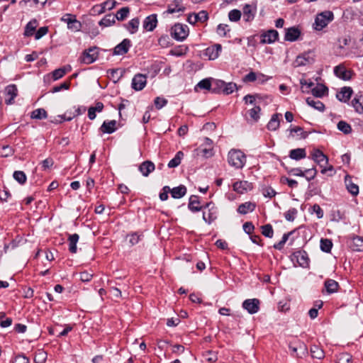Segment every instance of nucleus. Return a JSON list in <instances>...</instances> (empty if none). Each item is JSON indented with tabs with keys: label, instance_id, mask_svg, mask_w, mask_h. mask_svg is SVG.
Masks as SVG:
<instances>
[{
	"label": "nucleus",
	"instance_id": "nucleus-23",
	"mask_svg": "<svg viewBox=\"0 0 363 363\" xmlns=\"http://www.w3.org/2000/svg\"><path fill=\"white\" fill-rule=\"evenodd\" d=\"M345 184L347 191L352 195L357 196L359 194V186L352 181V178L349 175L345 177Z\"/></svg>",
	"mask_w": 363,
	"mask_h": 363
},
{
	"label": "nucleus",
	"instance_id": "nucleus-43",
	"mask_svg": "<svg viewBox=\"0 0 363 363\" xmlns=\"http://www.w3.org/2000/svg\"><path fill=\"white\" fill-rule=\"evenodd\" d=\"M223 85H225L224 81L213 79L211 92L214 94L223 93Z\"/></svg>",
	"mask_w": 363,
	"mask_h": 363
},
{
	"label": "nucleus",
	"instance_id": "nucleus-41",
	"mask_svg": "<svg viewBox=\"0 0 363 363\" xmlns=\"http://www.w3.org/2000/svg\"><path fill=\"white\" fill-rule=\"evenodd\" d=\"M47 111L43 108L35 109L30 114V118L33 119L42 120L47 118Z\"/></svg>",
	"mask_w": 363,
	"mask_h": 363
},
{
	"label": "nucleus",
	"instance_id": "nucleus-21",
	"mask_svg": "<svg viewBox=\"0 0 363 363\" xmlns=\"http://www.w3.org/2000/svg\"><path fill=\"white\" fill-rule=\"evenodd\" d=\"M200 201L199 196L196 195H191L189 199L188 208L191 212H199L203 209V205L199 206Z\"/></svg>",
	"mask_w": 363,
	"mask_h": 363
},
{
	"label": "nucleus",
	"instance_id": "nucleus-17",
	"mask_svg": "<svg viewBox=\"0 0 363 363\" xmlns=\"http://www.w3.org/2000/svg\"><path fill=\"white\" fill-rule=\"evenodd\" d=\"M5 94L9 97L6 99L5 103L6 104H12L14 99L18 94V89L15 84H9L5 88Z\"/></svg>",
	"mask_w": 363,
	"mask_h": 363
},
{
	"label": "nucleus",
	"instance_id": "nucleus-15",
	"mask_svg": "<svg viewBox=\"0 0 363 363\" xmlns=\"http://www.w3.org/2000/svg\"><path fill=\"white\" fill-rule=\"evenodd\" d=\"M293 257L296 259L299 266L306 268L309 266V258L306 251H297L293 254Z\"/></svg>",
	"mask_w": 363,
	"mask_h": 363
},
{
	"label": "nucleus",
	"instance_id": "nucleus-7",
	"mask_svg": "<svg viewBox=\"0 0 363 363\" xmlns=\"http://www.w3.org/2000/svg\"><path fill=\"white\" fill-rule=\"evenodd\" d=\"M314 62V55L313 51H307L298 55L294 61L296 67L305 66L312 64Z\"/></svg>",
	"mask_w": 363,
	"mask_h": 363
},
{
	"label": "nucleus",
	"instance_id": "nucleus-3",
	"mask_svg": "<svg viewBox=\"0 0 363 363\" xmlns=\"http://www.w3.org/2000/svg\"><path fill=\"white\" fill-rule=\"evenodd\" d=\"M189 27L182 23H175L170 29V35L177 41H183L189 35Z\"/></svg>",
	"mask_w": 363,
	"mask_h": 363
},
{
	"label": "nucleus",
	"instance_id": "nucleus-12",
	"mask_svg": "<svg viewBox=\"0 0 363 363\" xmlns=\"http://www.w3.org/2000/svg\"><path fill=\"white\" fill-rule=\"evenodd\" d=\"M301 34V30L296 26L285 28L284 40L286 41L294 42L298 40Z\"/></svg>",
	"mask_w": 363,
	"mask_h": 363
},
{
	"label": "nucleus",
	"instance_id": "nucleus-5",
	"mask_svg": "<svg viewBox=\"0 0 363 363\" xmlns=\"http://www.w3.org/2000/svg\"><path fill=\"white\" fill-rule=\"evenodd\" d=\"M98 50L99 48L97 47H92L89 48L88 50H85L80 57L81 62L86 65L94 62L98 58Z\"/></svg>",
	"mask_w": 363,
	"mask_h": 363
},
{
	"label": "nucleus",
	"instance_id": "nucleus-4",
	"mask_svg": "<svg viewBox=\"0 0 363 363\" xmlns=\"http://www.w3.org/2000/svg\"><path fill=\"white\" fill-rule=\"evenodd\" d=\"M333 18V13L330 11H325L318 14L315 19L314 28L316 30H321L326 27Z\"/></svg>",
	"mask_w": 363,
	"mask_h": 363
},
{
	"label": "nucleus",
	"instance_id": "nucleus-36",
	"mask_svg": "<svg viewBox=\"0 0 363 363\" xmlns=\"http://www.w3.org/2000/svg\"><path fill=\"white\" fill-rule=\"evenodd\" d=\"M249 186L250 185L247 181L236 182L233 185V190L238 194H244Z\"/></svg>",
	"mask_w": 363,
	"mask_h": 363
},
{
	"label": "nucleus",
	"instance_id": "nucleus-10",
	"mask_svg": "<svg viewBox=\"0 0 363 363\" xmlns=\"http://www.w3.org/2000/svg\"><path fill=\"white\" fill-rule=\"evenodd\" d=\"M131 46L130 40L125 38L113 48L112 55H123L128 52Z\"/></svg>",
	"mask_w": 363,
	"mask_h": 363
},
{
	"label": "nucleus",
	"instance_id": "nucleus-40",
	"mask_svg": "<svg viewBox=\"0 0 363 363\" xmlns=\"http://www.w3.org/2000/svg\"><path fill=\"white\" fill-rule=\"evenodd\" d=\"M116 22V17L113 14L109 13L106 15L99 22L101 26L108 27L112 26Z\"/></svg>",
	"mask_w": 363,
	"mask_h": 363
},
{
	"label": "nucleus",
	"instance_id": "nucleus-30",
	"mask_svg": "<svg viewBox=\"0 0 363 363\" xmlns=\"http://www.w3.org/2000/svg\"><path fill=\"white\" fill-rule=\"evenodd\" d=\"M212 78H206L201 80L195 86L194 89L198 91V89H204L211 91L212 90Z\"/></svg>",
	"mask_w": 363,
	"mask_h": 363
},
{
	"label": "nucleus",
	"instance_id": "nucleus-48",
	"mask_svg": "<svg viewBox=\"0 0 363 363\" xmlns=\"http://www.w3.org/2000/svg\"><path fill=\"white\" fill-rule=\"evenodd\" d=\"M311 352L313 358L321 359L324 357L323 350L319 348L317 345H313L311 347Z\"/></svg>",
	"mask_w": 363,
	"mask_h": 363
},
{
	"label": "nucleus",
	"instance_id": "nucleus-44",
	"mask_svg": "<svg viewBox=\"0 0 363 363\" xmlns=\"http://www.w3.org/2000/svg\"><path fill=\"white\" fill-rule=\"evenodd\" d=\"M337 128L340 131L342 132L345 135L351 133L352 130L350 124H349L345 121H339L337 123Z\"/></svg>",
	"mask_w": 363,
	"mask_h": 363
},
{
	"label": "nucleus",
	"instance_id": "nucleus-26",
	"mask_svg": "<svg viewBox=\"0 0 363 363\" xmlns=\"http://www.w3.org/2000/svg\"><path fill=\"white\" fill-rule=\"evenodd\" d=\"M352 106L357 113H363V95L361 94H356L352 101Z\"/></svg>",
	"mask_w": 363,
	"mask_h": 363
},
{
	"label": "nucleus",
	"instance_id": "nucleus-37",
	"mask_svg": "<svg viewBox=\"0 0 363 363\" xmlns=\"http://www.w3.org/2000/svg\"><path fill=\"white\" fill-rule=\"evenodd\" d=\"M306 101L307 104L313 107L314 109L318 110L320 112L324 111L325 105L320 101L315 100L313 98L311 97H308Z\"/></svg>",
	"mask_w": 363,
	"mask_h": 363
},
{
	"label": "nucleus",
	"instance_id": "nucleus-62",
	"mask_svg": "<svg viewBox=\"0 0 363 363\" xmlns=\"http://www.w3.org/2000/svg\"><path fill=\"white\" fill-rule=\"evenodd\" d=\"M48 32V28L47 26L40 27L34 34L35 39L39 40L45 35H46Z\"/></svg>",
	"mask_w": 363,
	"mask_h": 363
},
{
	"label": "nucleus",
	"instance_id": "nucleus-42",
	"mask_svg": "<svg viewBox=\"0 0 363 363\" xmlns=\"http://www.w3.org/2000/svg\"><path fill=\"white\" fill-rule=\"evenodd\" d=\"M46 2L47 0H21L19 1V5L21 7L25 6L27 4H28L30 7L38 6L39 5L43 7Z\"/></svg>",
	"mask_w": 363,
	"mask_h": 363
},
{
	"label": "nucleus",
	"instance_id": "nucleus-38",
	"mask_svg": "<svg viewBox=\"0 0 363 363\" xmlns=\"http://www.w3.org/2000/svg\"><path fill=\"white\" fill-rule=\"evenodd\" d=\"M140 20L138 18H134L131 19L127 24H125L124 26L129 31L130 33L134 34L135 33L139 27Z\"/></svg>",
	"mask_w": 363,
	"mask_h": 363
},
{
	"label": "nucleus",
	"instance_id": "nucleus-16",
	"mask_svg": "<svg viewBox=\"0 0 363 363\" xmlns=\"http://www.w3.org/2000/svg\"><path fill=\"white\" fill-rule=\"evenodd\" d=\"M117 121L115 120L104 121L99 131L103 133L111 134L117 130Z\"/></svg>",
	"mask_w": 363,
	"mask_h": 363
},
{
	"label": "nucleus",
	"instance_id": "nucleus-35",
	"mask_svg": "<svg viewBox=\"0 0 363 363\" xmlns=\"http://www.w3.org/2000/svg\"><path fill=\"white\" fill-rule=\"evenodd\" d=\"M79 239V236L77 233H74L69 235V251L72 254L77 252V243L78 242Z\"/></svg>",
	"mask_w": 363,
	"mask_h": 363
},
{
	"label": "nucleus",
	"instance_id": "nucleus-22",
	"mask_svg": "<svg viewBox=\"0 0 363 363\" xmlns=\"http://www.w3.org/2000/svg\"><path fill=\"white\" fill-rule=\"evenodd\" d=\"M183 0H173L172 4L168 6L167 13H174L176 12H184L186 7L182 4Z\"/></svg>",
	"mask_w": 363,
	"mask_h": 363
},
{
	"label": "nucleus",
	"instance_id": "nucleus-53",
	"mask_svg": "<svg viewBox=\"0 0 363 363\" xmlns=\"http://www.w3.org/2000/svg\"><path fill=\"white\" fill-rule=\"evenodd\" d=\"M223 86H224V87L223 89V93L225 94H232L235 89L237 90L238 89L237 84L233 82H229V83L225 82V85H223Z\"/></svg>",
	"mask_w": 363,
	"mask_h": 363
},
{
	"label": "nucleus",
	"instance_id": "nucleus-50",
	"mask_svg": "<svg viewBox=\"0 0 363 363\" xmlns=\"http://www.w3.org/2000/svg\"><path fill=\"white\" fill-rule=\"evenodd\" d=\"M129 12L130 9L128 7H123L117 11L114 16L118 21H123L128 16Z\"/></svg>",
	"mask_w": 363,
	"mask_h": 363
},
{
	"label": "nucleus",
	"instance_id": "nucleus-39",
	"mask_svg": "<svg viewBox=\"0 0 363 363\" xmlns=\"http://www.w3.org/2000/svg\"><path fill=\"white\" fill-rule=\"evenodd\" d=\"M184 157V152L182 151H178L174 157L173 159H172L167 166L169 168H174V167H178L181 162H182V160Z\"/></svg>",
	"mask_w": 363,
	"mask_h": 363
},
{
	"label": "nucleus",
	"instance_id": "nucleus-19",
	"mask_svg": "<svg viewBox=\"0 0 363 363\" xmlns=\"http://www.w3.org/2000/svg\"><path fill=\"white\" fill-rule=\"evenodd\" d=\"M353 93L352 89L350 86H344L341 90L336 94V98L342 102H347L352 96Z\"/></svg>",
	"mask_w": 363,
	"mask_h": 363
},
{
	"label": "nucleus",
	"instance_id": "nucleus-33",
	"mask_svg": "<svg viewBox=\"0 0 363 363\" xmlns=\"http://www.w3.org/2000/svg\"><path fill=\"white\" fill-rule=\"evenodd\" d=\"M289 157L294 160H299L306 157V150L304 148L293 149L289 152Z\"/></svg>",
	"mask_w": 363,
	"mask_h": 363
},
{
	"label": "nucleus",
	"instance_id": "nucleus-56",
	"mask_svg": "<svg viewBox=\"0 0 363 363\" xmlns=\"http://www.w3.org/2000/svg\"><path fill=\"white\" fill-rule=\"evenodd\" d=\"M241 12L238 9L231 10L228 13V18L230 21L237 22L240 19Z\"/></svg>",
	"mask_w": 363,
	"mask_h": 363
},
{
	"label": "nucleus",
	"instance_id": "nucleus-9",
	"mask_svg": "<svg viewBox=\"0 0 363 363\" xmlns=\"http://www.w3.org/2000/svg\"><path fill=\"white\" fill-rule=\"evenodd\" d=\"M208 19V13L206 11L202 10L199 13H190L187 17V21L191 25H195L197 22L204 23Z\"/></svg>",
	"mask_w": 363,
	"mask_h": 363
},
{
	"label": "nucleus",
	"instance_id": "nucleus-32",
	"mask_svg": "<svg viewBox=\"0 0 363 363\" xmlns=\"http://www.w3.org/2000/svg\"><path fill=\"white\" fill-rule=\"evenodd\" d=\"M70 70L71 67L69 65L55 69L52 72V77L53 80L56 81L60 79V78L63 77Z\"/></svg>",
	"mask_w": 363,
	"mask_h": 363
},
{
	"label": "nucleus",
	"instance_id": "nucleus-55",
	"mask_svg": "<svg viewBox=\"0 0 363 363\" xmlns=\"http://www.w3.org/2000/svg\"><path fill=\"white\" fill-rule=\"evenodd\" d=\"M230 29L229 28L228 25L220 23L217 26V33L220 36L225 37L227 35L228 32H230Z\"/></svg>",
	"mask_w": 363,
	"mask_h": 363
},
{
	"label": "nucleus",
	"instance_id": "nucleus-54",
	"mask_svg": "<svg viewBox=\"0 0 363 363\" xmlns=\"http://www.w3.org/2000/svg\"><path fill=\"white\" fill-rule=\"evenodd\" d=\"M298 213L297 209L295 208H291L289 209L286 212L284 213V218L288 221H294L296 215Z\"/></svg>",
	"mask_w": 363,
	"mask_h": 363
},
{
	"label": "nucleus",
	"instance_id": "nucleus-27",
	"mask_svg": "<svg viewBox=\"0 0 363 363\" xmlns=\"http://www.w3.org/2000/svg\"><path fill=\"white\" fill-rule=\"evenodd\" d=\"M280 117H281V114L280 113H275L272 115L267 125V128L269 130L275 131L279 128L280 125Z\"/></svg>",
	"mask_w": 363,
	"mask_h": 363
},
{
	"label": "nucleus",
	"instance_id": "nucleus-34",
	"mask_svg": "<svg viewBox=\"0 0 363 363\" xmlns=\"http://www.w3.org/2000/svg\"><path fill=\"white\" fill-rule=\"evenodd\" d=\"M37 26L38 21L36 19L30 21L25 27L24 35L27 37L33 35Z\"/></svg>",
	"mask_w": 363,
	"mask_h": 363
},
{
	"label": "nucleus",
	"instance_id": "nucleus-57",
	"mask_svg": "<svg viewBox=\"0 0 363 363\" xmlns=\"http://www.w3.org/2000/svg\"><path fill=\"white\" fill-rule=\"evenodd\" d=\"M260 107L255 105L251 108V118L257 122L260 118Z\"/></svg>",
	"mask_w": 363,
	"mask_h": 363
},
{
	"label": "nucleus",
	"instance_id": "nucleus-51",
	"mask_svg": "<svg viewBox=\"0 0 363 363\" xmlns=\"http://www.w3.org/2000/svg\"><path fill=\"white\" fill-rule=\"evenodd\" d=\"M293 233V232H289V233H284L282 236V238L281 240L279 242H277L274 245V247L276 249V250H281L285 243L286 242V241L288 240L289 236Z\"/></svg>",
	"mask_w": 363,
	"mask_h": 363
},
{
	"label": "nucleus",
	"instance_id": "nucleus-64",
	"mask_svg": "<svg viewBox=\"0 0 363 363\" xmlns=\"http://www.w3.org/2000/svg\"><path fill=\"white\" fill-rule=\"evenodd\" d=\"M47 358V354L45 352H39L35 357V363H45Z\"/></svg>",
	"mask_w": 363,
	"mask_h": 363
},
{
	"label": "nucleus",
	"instance_id": "nucleus-61",
	"mask_svg": "<svg viewBox=\"0 0 363 363\" xmlns=\"http://www.w3.org/2000/svg\"><path fill=\"white\" fill-rule=\"evenodd\" d=\"M30 359L23 354H18L15 356L13 363H29Z\"/></svg>",
	"mask_w": 363,
	"mask_h": 363
},
{
	"label": "nucleus",
	"instance_id": "nucleus-14",
	"mask_svg": "<svg viewBox=\"0 0 363 363\" xmlns=\"http://www.w3.org/2000/svg\"><path fill=\"white\" fill-rule=\"evenodd\" d=\"M334 74L342 80H349L352 78V71L347 69L342 65H339L334 68Z\"/></svg>",
	"mask_w": 363,
	"mask_h": 363
},
{
	"label": "nucleus",
	"instance_id": "nucleus-49",
	"mask_svg": "<svg viewBox=\"0 0 363 363\" xmlns=\"http://www.w3.org/2000/svg\"><path fill=\"white\" fill-rule=\"evenodd\" d=\"M262 234L266 238H272L274 235V230L271 224H266L261 226Z\"/></svg>",
	"mask_w": 363,
	"mask_h": 363
},
{
	"label": "nucleus",
	"instance_id": "nucleus-29",
	"mask_svg": "<svg viewBox=\"0 0 363 363\" xmlns=\"http://www.w3.org/2000/svg\"><path fill=\"white\" fill-rule=\"evenodd\" d=\"M350 248L353 251H363V238L360 236H354L350 243Z\"/></svg>",
	"mask_w": 363,
	"mask_h": 363
},
{
	"label": "nucleus",
	"instance_id": "nucleus-31",
	"mask_svg": "<svg viewBox=\"0 0 363 363\" xmlns=\"http://www.w3.org/2000/svg\"><path fill=\"white\" fill-rule=\"evenodd\" d=\"M324 286L327 293L329 294L337 292L339 288L338 282L330 279L325 281Z\"/></svg>",
	"mask_w": 363,
	"mask_h": 363
},
{
	"label": "nucleus",
	"instance_id": "nucleus-52",
	"mask_svg": "<svg viewBox=\"0 0 363 363\" xmlns=\"http://www.w3.org/2000/svg\"><path fill=\"white\" fill-rule=\"evenodd\" d=\"M68 29L72 31H79L82 28V23L80 21L77 20L76 16L73 18L72 21L68 22Z\"/></svg>",
	"mask_w": 363,
	"mask_h": 363
},
{
	"label": "nucleus",
	"instance_id": "nucleus-63",
	"mask_svg": "<svg viewBox=\"0 0 363 363\" xmlns=\"http://www.w3.org/2000/svg\"><path fill=\"white\" fill-rule=\"evenodd\" d=\"M338 363H351L352 356L348 353H342L338 357Z\"/></svg>",
	"mask_w": 363,
	"mask_h": 363
},
{
	"label": "nucleus",
	"instance_id": "nucleus-28",
	"mask_svg": "<svg viewBox=\"0 0 363 363\" xmlns=\"http://www.w3.org/2000/svg\"><path fill=\"white\" fill-rule=\"evenodd\" d=\"M328 92L327 86L322 84H318L315 87L311 89L312 94L318 98H321Z\"/></svg>",
	"mask_w": 363,
	"mask_h": 363
},
{
	"label": "nucleus",
	"instance_id": "nucleus-20",
	"mask_svg": "<svg viewBox=\"0 0 363 363\" xmlns=\"http://www.w3.org/2000/svg\"><path fill=\"white\" fill-rule=\"evenodd\" d=\"M313 160L318 163L320 167H323L324 164H327L328 159L327 156L320 150H314L312 154Z\"/></svg>",
	"mask_w": 363,
	"mask_h": 363
},
{
	"label": "nucleus",
	"instance_id": "nucleus-59",
	"mask_svg": "<svg viewBox=\"0 0 363 363\" xmlns=\"http://www.w3.org/2000/svg\"><path fill=\"white\" fill-rule=\"evenodd\" d=\"M317 174V170L315 168L313 167L311 169H305V177L308 181H311L314 179Z\"/></svg>",
	"mask_w": 363,
	"mask_h": 363
},
{
	"label": "nucleus",
	"instance_id": "nucleus-18",
	"mask_svg": "<svg viewBox=\"0 0 363 363\" xmlns=\"http://www.w3.org/2000/svg\"><path fill=\"white\" fill-rule=\"evenodd\" d=\"M194 152L196 156H201L205 159L210 158L214 155L213 147H204L201 145L199 147L195 149Z\"/></svg>",
	"mask_w": 363,
	"mask_h": 363
},
{
	"label": "nucleus",
	"instance_id": "nucleus-6",
	"mask_svg": "<svg viewBox=\"0 0 363 363\" xmlns=\"http://www.w3.org/2000/svg\"><path fill=\"white\" fill-rule=\"evenodd\" d=\"M208 209V213L206 212L203 213V219L208 224H211L213 222L218 216V209L215 206L213 202H208L203 205V209Z\"/></svg>",
	"mask_w": 363,
	"mask_h": 363
},
{
	"label": "nucleus",
	"instance_id": "nucleus-45",
	"mask_svg": "<svg viewBox=\"0 0 363 363\" xmlns=\"http://www.w3.org/2000/svg\"><path fill=\"white\" fill-rule=\"evenodd\" d=\"M268 79L269 77L266 75L259 72H254L251 71V82H257L259 84H262L267 82Z\"/></svg>",
	"mask_w": 363,
	"mask_h": 363
},
{
	"label": "nucleus",
	"instance_id": "nucleus-60",
	"mask_svg": "<svg viewBox=\"0 0 363 363\" xmlns=\"http://www.w3.org/2000/svg\"><path fill=\"white\" fill-rule=\"evenodd\" d=\"M11 196V194L9 189L4 186V189L0 191V199L1 201L6 202L8 199Z\"/></svg>",
	"mask_w": 363,
	"mask_h": 363
},
{
	"label": "nucleus",
	"instance_id": "nucleus-58",
	"mask_svg": "<svg viewBox=\"0 0 363 363\" xmlns=\"http://www.w3.org/2000/svg\"><path fill=\"white\" fill-rule=\"evenodd\" d=\"M142 236V234H138L137 232L133 233L129 235V242L131 244V245H135L139 242Z\"/></svg>",
	"mask_w": 363,
	"mask_h": 363
},
{
	"label": "nucleus",
	"instance_id": "nucleus-13",
	"mask_svg": "<svg viewBox=\"0 0 363 363\" xmlns=\"http://www.w3.org/2000/svg\"><path fill=\"white\" fill-rule=\"evenodd\" d=\"M157 25V14H151L147 16L143 22V27L146 31H152Z\"/></svg>",
	"mask_w": 363,
	"mask_h": 363
},
{
	"label": "nucleus",
	"instance_id": "nucleus-1",
	"mask_svg": "<svg viewBox=\"0 0 363 363\" xmlns=\"http://www.w3.org/2000/svg\"><path fill=\"white\" fill-rule=\"evenodd\" d=\"M291 356L297 359H303L308 354L307 345L298 339H294L289 342Z\"/></svg>",
	"mask_w": 363,
	"mask_h": 363
},
{
	"label": "nucleus",
	"instance_id": "nucleus-2",
	"mask_svg": "<svg viewBox=\"0 0 363 363\" xmlns=\"http://www.w3.org/2000/svg\"><path fill=\"white\" fill-rule=\"evenodd\" d=\"M228 162L232 167L241 168L246 162V156L239 150H231L228 155Z\"/></svg>",
	"mask_w": 363,
	"mask_h": 363
},
{
	"label": "nucleus",
	"instance_id": "nucleus-47",
	"mask_svg": "<svg viewBox=\"0 0 363 363\" xmlns=\"http://www.w3.org/2000/svg\"><path fill=\"white\" fill-rule=\"evenodd\" d=\"M320 250L325 252H330L333 247V242L330 239L321 238L320 240Z\"/></svg>",
	"mask_w": 363,
	"mask_h": 363
},
{
	"label": "nucleus",
	"instance_id": "nucleus-11",
	"mask_svg": "<svg viewBox=\"0 0 363 363\" xmlns=\"http://www.w3.org/2000/svg\"><path fill=\"white\" fill-rule=\"evenodd\" d=\"M147 84V77L143 74H137L132 79L131 87L135 91H141Z\"/></svg>",
	"mask_w": 363,
	"mask_h": 363
},
{
	"label": "nucleus",
	"instance_id": "nucleus-24",
	"mask_svg": "<svg viewBox=\"0 0 363 363\" xmlns=\"http://www.w3.org/2000/svg\"><path fill=\"white\" fill-rule=\"evenodd\" d=\"M155 164L149 160L143 162L139 167V170L144 177H147L155 169Z\"/></svg>",
	"mask_w": 363,
	"mask_h": 363
},
{
	"label": "nucleus",
	"instance_id": "nucleus-25",
	"mask_svg": "<svg viewBox=\"0 0 363 363\" xmlns=\"http://www.w3.org/2000/svg\"><path fill=\"white\" fill-rule=\"evenodd\" d=\"M186 187L182 184L177 187H174L173 189H170V194L172 197L176 199H181L186 194Z\"/></svg>",
	"mask_w": 363,
	"mask_h": 363
},
{
	"label": "nucleus",
	"instance_id": "nucleus-46",
	"mask_svg": "<svg viewBox=\"0 0 363 363\" xmlns=\"http://www.w3.org/2000/svg\"><path fill=\"white\" fill-rule=\"evenodd\" d=\"M13 177L21 185H23L26 183L27 177L23 171H15L13 174Z\"/></svg>",
	"mask_w": 363,
	"mask_h": 363
},
{
	"label": "nucleus",
	"instance_id": "nucleus-8",
	"mask_svg": "<svg viewBox=\"0 0 363 363\" xmlns=\"http://www.w3.org/2000/svg\"><path fill=\"white\" fill-rule=\"evenodd\" d=\"M260 43L262 44H272L279 38V33L274 29L268 30L259 35Z\"/></svg>",
	"mask_w": 363,
	"mask_h": 363
}]
</instances>
